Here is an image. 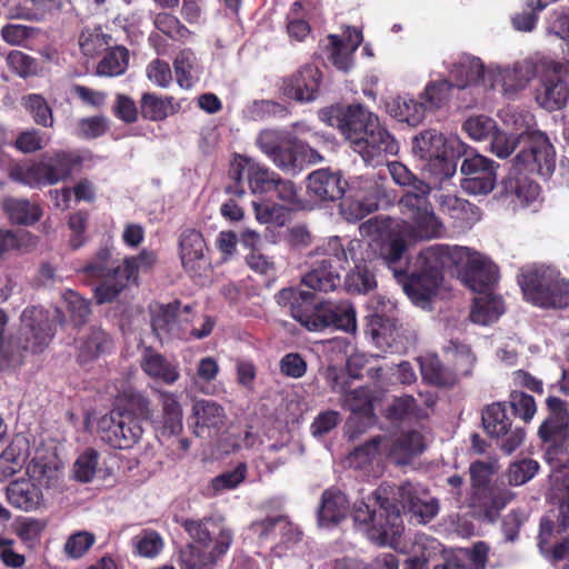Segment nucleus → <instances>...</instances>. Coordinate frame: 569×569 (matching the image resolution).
I'll return each mask as SVG.
<instances>
[{"label": "nucleus", "mask_w": 569, "mask_h": 569, "mask_svg": "<svg viewBox=\"0 0 569 569\" xmlns=\"http://www.w3.org/2000/svg\"><path fill=\"white\" fill-rule=\"evenodd\" d=\"M111 253L108 248H101L94 256L93 260L83 268V272L93 278H103L101 284L110 280V284L117 282L114 269L109 268Z\"/></svg>", "instance_id": "57"}, {"label": "nucleus", "mask_w": 569, "mask_h": 569, "mask_svg": "<svg viewBox=\"0 0 569 569\" xmlns=\"http://www.w3.org/2000/svg\"><path fill=\"white\" fill-rule=\"evenodd\" d=\"M157 257L152 251L143 250L137 257L126 258L122 267H116L114 277L117 282L110 284L107 280L94 289V297L98 303L113 301L129 282H136L140 271L148 270L156 262Z\"/></svg>", "instance_id": "18"}, {"label": "nucleus", "mask_w": 569, "mask_h": 569, "mask_svg": "<svg viewBox=\"0 0 569 569\" xmlns=\"http://www.w3.org/2000/svg\"><path fill=\"white\" fill-rule=\"evenodd\" d=\"M110 347L111 341L107 333L100 329H92L90 333L78 342L79 359L82 362H87L108 351Z\"/></svg>", "instance_id": "47"}, {"label": "nucleus", "mask_w": 569, "mask_h": 569, "mask_svg": "<svg viewBox=\"0 0 569 569\" xmlns=\"http://www.w3.org/2000/svg\"><path fill=\"white\" fill-rule=\"evenodd\" d=\"M425 449L423 437L418 431L395 436H381L356 448L347 458L351 468L363 469L372 463L378 455H385L398 465H405Z\"/></svg>", "instance_id": "9"}, {"label": "nucleus", "mask_w": 569, "mask_h": 569, "mask_svg": "<svg viewBox=\"0 0 569 569\" xmlns=\"http://www.w3.org/2000/svg\"><path fill=\"white\" fill-rule=\"evenodd\" d=\"M349 512V502L343 492L337 489H328L322 493L318 509V522L320 527L337 525Z\"/></svg>", "instance_id": "33"}, {"label": "nucleus", "mask_w": 569, "mask_h": 569, "mask_svg": "<svg viewBox=\"0 0 569 569\" xmlns=\"http://www.w3.org/2000/svg\"><path fill=\"white\" fill-rule=\"evenodd\" d=\"M547 406L550 417L539 428V436L549 441L562 437L565 429L569 426V405L557 397H549Z\"/></svg>", "instance_id": "36"}, {"label": "nucleus", "mask_w": 569, "mask_h": 569, "mask_svg": "<svg viewBox=\"0 0 569 569\" xmlns=\"http://www.w3.org/2000/svg\"><path fill=\"white\" fill-rule=\"evenodd\" d=\"M379 194L380 187L376 181L362 177L356 178L340 203L341 214L349 222L363 219L378 209Z\"/></svg>", "instance_id": "17"}, {"label": "nucleus", "mask_w": 569, "mask_h": 569, "mask_svg": "<svg viewBox=\"0 0 569 569\" xmlns=\"http://www.w3.org/2000/svg\"><path fill=\"white\" fill-rule=\"evenodd\" d=\"M231 173L234 179L248 181L252 193H270L276 186L278 176L251 158L236 156L232 161Z\"/></svg>", "instance_id": "23"}, {"label": "nucleus", "mask_w": 569, "mask_h": 569, "mask_svg": "<svg viewBox=\"0 0 569 569\" xmlns=\"http://www.w3.org/2000/svg\"><path fill=\"white\" fill-rule=\"evenodd\" d=\"M448 360L453 363V375L468 376L471 373L476 362V357L468 345L458 340H450L443 348Z\"/></svg>", "instance_id": "44"}, {"label": "nucleus", "mask_w": 569, "mask_h": 569, "mask_svg": "<svg viewBox=\"0 0 569 569\" xmlns=\"http://www.w3.org/2000/svg\"><path fill=\"white\" fill-rule=\"evenodd\" d=\"M503 187L515 206L536 211L541 203L539 184L520 171L511 172Z\"/></svg>", "instance_id": "28"}, {"label": "nucleus", "mask_w": 569, "mask_h": 569, "mask_svg": "<svg viewBox=\"0 0 569 569\" xmlns=\"http://www.w3.org/2000/svg\"><path fill=\"white\" fill-rule=\"evenodd\" d=\"M421 376L425 381L435 386H449L456 380L451 370L443 367L436 355L419 358Z\"/></svg>", "instance_id": "45"}, {"label": "nucleus", "mask_w": 569, "mask_h": 569, "mask_svg": "<svg viewBox=\"0 0 569 569\" xmlns=\"http://www.w3.org/2000/svg\"><path fill=\"white\" fill-rule=\"evenodd\" d=\"M518 283L525 299L540 308L569 307V281L548 266H528L521 269Z\"/></svg>", "instance_id": "8"}, {"label": "nucleus", "mask_w": 569, "mask_h": 569, "mask_svg": "<svg viewBox=\"0 0 569 569\" xmlns=\"http://www.w3.org/2000/svg\"><path fill=\"white\" fill-rule=\"evenodd\" d=\"M293 143V136L286 130H262L258 138L257 144L260 150L267 154L269 158L272 156L279 148H283L286 146Z\"/></svg>", "instance_id": "56"}, {"label": "nucleus", "mask_w": 569, "mask_h": 569, "mask_svg": "<svg viewBox=\"0 0 569 569\" xmlns=\"http://www.w3.org/2000/svg\"><path fill=\"white\" fill-rule=\"evenodd\" d=\"M141 111L144 118L159 121L174 112L173 98L144 93L141 98Z\"/></svg>", "instance_id": "51"}, {"label": "nucleus", "mask_w": 569, "mask_h": 569, "mask_svg": "<svg viewBox=\"0 0 569 569\" xmlns=\"http://www.w3.org/2000/svg\"><path fill=\"white\" fill-rule=\"evenodd\" d=\"M526 143L515 158V170L549 177L556 168V151L548 137L543 132H533Z\"/></svg>", "instance_id": "16"}, {"label": "nucleus", "mask_w": 569, "mask_h": 569, "mask_svg": "<svg viewBox=\"0 0 569 569\" xmlns=\"http://www.w3.org/2000/svg\"><path fill=\"white\" fill-rule=\"evenodd\" d=\"M456 267L461 281L473 292L492 291L498 280L497 266L485 254L467 247L435 244L423 249L403 291L420 308H428L440 288L445 268Z\"/></svg>", "instance_id": "3"}, {"label": "nucleus", "mask_w": 569, "mask_h": 569, "mask_svg": "<svg viewBox=\"0 0 569 569\" xmlns=\"http://www.w3.org/2000/svg\"><path fill=\"white\" fill-rule=\"evenodd\" d=\"M539 465L531 459H523L510 465L507 478L511 486H521L528 482L537 473Z\"/></svg>", "instance_id": "62"}, {"label": "nucleus", "mask_w": 569, "mask_h": 569, "mask_svg": "<svg viewBox=\"0 0 569 569\" xmlns=\"http://www.w3.org/2000/svg\"><path fill=\"white\" fill-rule=\"evenodd\" d=\"M24 4L12 9L10 16L17 19L43 20L49 14L59 11L68 0H23Z\"/></svg>", "instance_id": "41"}, {"label": "nucleus", "mask_w": 569, "mask_h": 569, "mask_svg": "<svg viewBox=\"0 0 569 569\" xmlns=\"http://www.w3.org/2000/svg\"><path fill=\"white\" fill-rule=\"evenodd\" d=\"M20 330L23 340L19 338V345L32 352L42 351L53 335L48 312L40 307H30L23 310Z\"/></svg>", "instance_id": "22"}, {"label": "nucleus", "mask_w": 569, "mask_h": 569, "mask_svg": "<svg viewBox=\"0 0 569 569\" xmlns=\"http://www.w3.org/2000/svg\"><path fill=\"white\" fill-rule=\"evenodd\" d=\"M134 547L141 557L153 558L160 553L163 548L161 536L153 530H144L134 538Z\"/></svg>", "instance_id": "64"}, {"label": "nucleus", "mask_w": 569, "mask_h": 569, "mask_svg": "<svg viewBox=\"0 0 569 569\" xmlns=\"http://www.w3.org/2000/svg\"><path fill=\"white\" fill-rule=\"evenodd\" d=\"M362 32L348 27L342 36L329 34L326 50L329 61L341 71H349L353 66V53L362 42Z\"/></svg>", "instance_id": "24"}, {"label": "nucleus", "mask_w": 569, "mask_h": 569, "mask_svg": "<svg viewBox=\"0 0 569 569\" xmlns=\"http://www.w3.org/2000/svg\"><path fill=\"white\" fill-rule=\"evenodd\" d=\"M182 527L190 542L180 551L181 569H213L230 548L232 532L220 517L186 519Z\"/></svg>", "instance_id": "6"}, {"label": "nucleus", "mask_w": 569, "mask_h": 569, "mask_svg": "<svg viewBox=\"0 0 569 569\" xmlns=\"http://www.w3.org/2000/svg\"><path fill=\"white\" fill-rule=\"evenodd\" d=\"M469 147L456 134L446 136L435 129L421 131L412 140V153L422 161V171L433 184L448 183L457 172V160Z\"/></svg>", "instance_id": "7"}, {"label": "nucleus", "mask_w": 569, "mask_h": 569, "mask_svg": "<svg viewBox=\"0 0 569 569\" xmlns=\"http://www.w3.org/2000/svg\"><path fill=\"white\" fill-rule=\"evenodd\" d=\"M246 476L247 465L239 463L233 470L224 471L214 477L210 481L208 490L212 495H219L223 491L233 490L244 481Z\"/></svg>", "instance_id": "54"}, {"label": "nucleus", "mask_w": 569, "mask_h": 569, "mask_svg": "<svg viewBox=\"0 0 569 569\" xmlns=\"http://www.w3.org/2000/svg\"><path fill=\"white\" fill-rule=\"evenodd\" d=\"M321 72L315 66H305L283 83V93L300 102H310L317 98Z\"/></svg>", "instance_id": "27"}, {"label": "nucleus", "mask_w": 569, "mask_h": 569, "mask_svg": "<svg viewBox=\"0 0 569 569\" xmlns=\"http://www.w3.org/2000/svg\"><path fill=\"white\" fill-rule=\"evenodd\" d=\"M548 67L556 68L549 59L541 57H529L508 64L489 63L486 87L489 91L498 90L506 99L516 100Z\"/></svg>", "instance_id": "10"}, {"label": "nucleus", "mask_w": 569, "mask_h": 569, "mask_svg": "<svg viewBox=\"0 0 569 569\" xmlns=\"http://www.w3.org/2000/svg\"><path fill=\"white\" fill-rule=\"evenodd\" d=\"M387 108L392 117L412 127L420 124L428 112L425 101L410 94L393 98Z\"/></svg>", "instance_id": "34"}, {"label": "nucleus", "mask_w": 569, "mask_h": 569, "mask_svg": "<svg viewBox=\"0 0 569 569\" xmlns=\"http://www.w3.org/2000/svg\"><path fill=\"white\" fill-rule=\"evenodd\" d=\"M423 190L419 196L403 193L398 202L399 210L406 219L375 217L359 227V232L369 241H381L379 254L392 270L395 278L405 286L410 277L399 266L407 262V252L417 241L440 238L443 223L436 214L430 201V192Z\"/></svg>", "instance_id": "1"}, {"label": "nucleus", "mask_w": 569, "mask_h": 569, "mask_svg": "<svg viewBox=\"0 0 569 569\" xmlns=\"http://www.w3.org/2000/svg\"><path fill=\"white\" fill-rule=\"evenodd\" d=\"M26 440L16 437L6 450L0 455V481H6L19 472L26 460Z\"/></svg>", "instance_id": "42"}, {"label": "nucleus", "mask_w": 569, "mask_h": 569, "mask_svg": "<svg viewBox=\"0 0 569 569\" xmlns=\"http://www.w3.org/2000/svg\"><path fill=\"white\" fill-rule=\"evenodd\" d=\"M450 81L455 88L465 90L470 89L477 96L482 98L489 88L486 87L487 66L480 58L463 54L448 66Z\"/></svg>", "instance_id": "20"}, {"label": "nucleus", "mask_w": 569, "mask_h": 569, "mask_svg": "<svg viewBox=\"0 0 569 569\" xmlns=\"http://www.w3.org/2000/svg\"><path fill=\"white\" fill-rule=\"evenodd\" d=\"M73 158L66 152L43 156L39 161L17 166L10 170V178L31 188L57 184L71 176Z\"/></svg>", "instance_id": "12"}, {"label": "nucleus", "mask_w": 569, "mask_h": 569, "mask_svg": "<svg viewBox=\"0 0 569 569\" xmlns=\"http://www.w3.org/2000/svg\"><path fill=\"white\" fill-rule=\"evenodd\" d=\"M79 48L83 56L96 57L104 51L109 44V36L101 28H84L79 36Z\"/></svg>", "instance_id": "53"}, {"label": "nucleus", "mask_w": 569, "mask_h": 569, "mask_svg": "<svg viewBox=\"0 0 569 569\" xmlns=\"http://www.w3.org/2000/svg\"><path fill=\"white\" fill-rule=\"evenodd\" d=\"M28 478L16 480L7 488L8 501L23 511H33L43 505L42 489L57 477V468L42 457H34L27 467Z\"/></svg>", "instance_id": "11"}, {"label": "nucleus", "mask_w": 569, "mask_h": 569, "mask_svg": "<svg viewBox=\"0 0 569 569\" xmlns=\"http://www.w3.org/2000/svg\"><path fill=\"white\" fill-rule=\"evenodd\" d=\"M194 418V433L204 436L206 430H218L224 426L227 415L221 405L216 401L200 399L192 406Z\"/></svg>", "instance_id": "32"}, {"label": "nucleus", "mask_w": 569, "mask_h": 569, "mask_svg": "<svg viewBox=\"0 0 569 569\" xmlns=\"http://www.w3.org/2000/svg\"><path fill=\"white\" fill-rule=\"evenodd\" d=\"M249 531L259 541H266L279 531L286 542L297 541L300 537L298 528L293 527L284 517H268L251 523Z\"/></svg>", "instance_id": "38"}, {"label": "nucleus", "mask_w": 569, "mask_h": 569, "mask_svg": "<svg viewBox=\"0 0 569 569\" xmlns=\"http://www.w3.org/2000/svg\"><path fill=\"white\" fill-rule=\"evenodd\" d=\"M362 247L360 240H350L347 248L343 247L339 237H330L316 250L317 259H326L330 267L343 268L350 257L356 260V252Z\"/></svg>", "instance_id": "35"}, {"label": "nucleus", "mask_w": 569, "mask_h": 569, "mask_svg": "<svg viewBox=\"0 0 569 569\" xmlns=\"http://www.w3.org/2000/svg\"><path fill=\"white\" fill-rule=\"evenodd\" d=\"M499 117L511 133H515L526 140L531 138V133L540 132L533 128V117L529 112L519 111L513 108H506L499 112Z\"/></svg>", "instance_id": "46"}, {"label": "nucleus", "mask_w": 569, "mask_h": 569, "mask_svg": "<svg viewBox=\"0 0 569 569\" xmlns=\"http://www.w3.org/2000/svg\"><path fill=\"white\" fill-rule=\"evenodd\" d=\"M346 286L350 291L366 293L372 290L377 282L375 276L366 266L356 264L355 270L346 277Z\"/></svg>", "instance_id": "60"}, {"label": "nucleus", "mask_w": 569, "mask_h": 569, "mask_svg": "<svg viewBox=\"0 0 569 569\" xmlns=\"http://www.w3.org/2000/svg\"><path fill=\"white\" fill-rule=\"evenodd\" d=\"M189 310L188 306L180 310L179 303L160 306L152 317V329L158 338L163 341L171 338L186 339L189 336L203 339L209 336L214 327V320L204 317L200 329H190Z\"/></svg>", "instance_id": "13"}, {"label": "nucleus", "mask_w": 569, "mask_h": 569, "mask_svg": "<svg viewBox=\"0 0 569 569\" xmlns=\"http://www.w3.org/2000/svg\"><path fill=\"white\" fill-rule=\"evenodd\" d=\"M452 88L453 84L447 79L430 81L420 93V99L425 101L428 111L439 110L449 101Z\"/></svg>", "instance_id": "48"}, {"label": "nucleus", "mask_w": 569, "mask_h": 569, "mask_svg": "<svg viewBox=\"0 0 569 569\" xmlns=\"http://www.w3.org/2000/svg\"><path fill=\"white\" fill-rule=\"evenodd\" d=\"M319 119L337 128L368 164H378L382 157L395 156L399 151L396 139L362 104L330 106L319 111Z\"/></svg>", "instance_id": "4"}, {"label": "nucleus", "mask_w": 569, "mask_h": 569, "mask_svg": "<svg viewBox=\"0 0 569 569\" xmlns=\"http://www.w3.org/2000/svg\"><path fill=\"white\" fill-rule=\"evenodd\" d=\"M436 397L430 392H420L418 398L401 396L395 398L387 409V416L391 420H420L426 419L432 412Z\"/></svg>", "instance_id": "26"}, {"label": "nucleus", "mask_w": 569, "mask_h": 569, "mask_svg": "<svg viewBox=\"0 0 569 569\" xmlns=\"http://www.w3.org/2000/svg\"><path fill=\"white\" fill-rule=\"evenodd\" d=\"M482 425L489 436L500 438L507 433L511 422L505 407L501 403H492L482 413Z\"/></svg>", "instance_id": "49"}, {"label": "nucleus", "mask_w": 569, "mask_h": 569, "mask_svg": "<svg viewBox=\"0 0 569 569\" xmlns=\"http://www.w3.org/2000/svg\"><path fill=\"white\" fill-rule=\"evenodd\" d=\"M498 167L493 160L479 153L467 157L460 167L462 190L471 196L490 193L497 183Z\"/></svg>", "instance_id": "19"}, {"label": "nucleus", "mask_w": 569, "mask_h": 569, "mask_svg": "<svg viewBox=\"0 0 569 569\" xmlns=\"http://www.w3.org/2000/svg\"><path fill=\"white\" fill-rule=\"evenodd\" d=\"M393 502L407 508L421 522H428L437 516L439 503L425 487L412 482L398 488L380 486L355 502L351 515L357 528L371 542L403 552L405 548L400 545L405 526L400 510Z\"/></svg>", "instance_id": "2"}, {"label": "nucleus", "mask_w": 569, "mask_h": 569, "mask_svg": "<svg viewBox=\"0 0 569 569\" xmlns=\"http://www.w3.org/2000/svg\"><path fill=\"white\" fill-rule=\"evenodd\" d=\"M9 219L17 224H33L42 216L39 204L27 199L10 198L3 202Z\"/></svg>", "instance_id": "43"}, {"label": "nucleus", "mask_w": 569, "mask_h": 569, "mask_svg": "<svg viewBox=\"0 0 569 569\" xmlns=\"http://www.w3.org/2000/svg\"><path fill=\"white\" fill-rule=\"evenodd\" d=\"M326 379L335 392L343 393L342 406L355 415V417L350 419L349 423L353 422L358 415H361L363 418H366L368 422L372 421L373 397L369 388L361 387L347 391V375L345 371L338 370L335 367L327 368Z\"/></svg>", "instance_id": "21"}, {"label": "nucleus", "mask_w": 569, "mask_h": 569, "mask_svg": "<svg viewBox=\"0 0 569 569\" xmlns=\"http://www.w3.org/2000/svg\"><path fill=\"white\" fill-rule=\"evenodd\" d=\"M445 184L446 183L441 187H439V184H435L438 189V192L435 194V200L439 210L452 219L456 227H472L481 218L479 208L456 194L446 193L442 190Z\"/></svg>", "instance_id": "25"}, {"label": "nucleus", "mask_w": 569, "mask_h": 569, "mask_svg": "<svg viewBox=\"0 0 569 569\" xmlns=\"http://www.w3.org/2000/svg\"><path fill=\"white\" fill-rule=\"evenodd\" d=\"M129 62V52L123 47L111 49L99 62L97 73L106 77H117L122 74Z\"/></svg>", "instance_id": "52"}, {"label": "nucleus", "mask_w": 569, "mask_h": 569, "mask_svg": "<svg viewBox=\"0 0 569 569\" xmlns=\"http://www.w3.org/2000/svg\"><path fill=\"white\" fill-rule=\"evenodd\" d=\"M496 121L483 114L469 117L463 122L465 132L475 141H482L491 138L496 132Z\"/></svg>", "instance_id": "58"}, {"label": "nucleus", "mask_w": 569, "mask_h": 569, "mask_svg": "<svg viewBox=\"0 0 569 569\" xmlns=\"http://www.w3.org/2000/svg\"><path fill=\"white\" fill-rule=\"evenodd\" d=\"M276 299L280 307L310 331H320L328 327L346 332L356 331V311L348 302H318L313 293L297 288L282 289Z\"/></svg>", "instance_id": "5"}, {"label": "nucleus", "mask_w": 569, "mask_h": 569, "mask_svg": "<svg viewBox=\"0 0 569 569\" xmlns=\"http://www.w3.org/2000/svg\"><path fill=\"white\" fill-rule=\"evenodd\" d=\"M154 26L158 30L176 40H183L190 36V31L181 24L179 19L168 12L158 13L154 18Z\"/></svg>", "instance_id": "63"}, {"label": "nucleus", "mask_w": 569, "mask_h": 569, "mask_svg": "<svg viewBox=\"0 0 569 569\" xmlns=\"http://www.w3.org/2000/svg\"><path fill=\"white\" fill-rule=\"evenodd\" d=\"M22 104L37 124L46 128L53 126L52 110L42 96L36 93L26 96Z\"/></svg>", "instance_id": "55"}, {"label": "nucleus", "mask_w": 569, "mask_h": 569, "mask_svg": "<svg viewBox=\"0 0 569 569\" xmlns=\"http://www.w3.org/2000/svg\"><path fill=\"white\" fill-rule=\"evenodd\" d=\"M140 366L148 377L162 381L166 385H173L180 378L178 363L150 348L144 349Z\"/></svg>", "instance_id": "31"}, {"label": "nucleus", "mask_w": 569, "mask_h": 569, "mask_svg": "<svg viewBox=\"0 0 569 569\" xmlns=\"http://www.w3.org/2000/svg\"><path fill=\"white\" fill-rule=\"evenodd\" d=\"M99 463V453L88 449L81 453L73 465V472L77 480L89 482L93 479Z\"/></svg>", "instance_id": "61"}, {"label": "nucleus", "mask_w": 569, "mask_h": 569, "mask_svg": "<svg viewBox=\"0 0 569 569\" xmlns=\"http://www.w3.org/2000/svg\"><path fill=\"white\" fill-rule=\"evenodd\" d=\"M206 251L207 246L200 232L193 229L182 232L179 242V254L181 263L188 272H198L209 264Z\"/></svg>", "instance_id": "30"}, {"label": "nucleus", "mask_w": 569, "mask_h": 569, "mask_svg": "<svg viewBox=\"0 0 569 569\" xmlns=\"http://www.w3.org/2000/svg\"><path fill=\"white\" fill-rule=\"evenodd\" d=\"M326 259H317L311 270L302 278L305 286L318 291H332L340 284V277Z\"/></svg>", "instance_id": "39"}, {"label": "nucleus", "mask_w": 569, "mask_h": 569, "mask_svg": "<svg viewBox=\"0 0 569 569\" xmlns=\"http://www.w3.org/2000/svg\"><path fill=\"white\" fill-rule=\"evenodd\" d=\"M98 433L110 447L128 449L140 440L143 429L132 412L112 410L98 420Z\"/></svg>", "instance_id": "14"}, {"label": "nucleus", "mask_w": 569, "mask_h": 569, "mask_svg": "<svg viewBox=\"0 0 569 569\" xmlns=\"http://www.w3.org/2000/svg\"><path fill=\"white\" fill-rule=\"evenodd\" d=\"M388 171L395 183L408 188L405 193L419 196L420 191L423 190L421 186L427 189V192H431V186L429 183L418 179L405 164L398 161L389 162Z\"/></svg>", "instance_id": "50"}, {"label": "nucleus", "mask_w": 569, "mask_h": 569, "mask_svg": "<svg viewBox=\"0 0 569 569\" xmlns=\"http://www.w3.org/2000/svg\"><path fill=\"white\" fill-rule=\"evenodd\" d=\"M346 186L340 172L330 169H319L308 176V192L319 200L340 199L346 192Z\"/></svg>", "instance_id": "29"}, {"label": "nucleus", "mask_w": 569, "mask_h": 569, "mask_svg": "<svg viewBox=\"0 0 569 569\" xmlns=\"http://www.w3.org/2000/svg\"><path fill=\"white\" fill-rule=\"evenodd\" d=\"M43 529L44 523L41 520L22 518L17 522L14 532L27 548L33 549L39 543Z\"/></svg>", "instance_id": "59"}, {"label": "nucleus", "mask_w": 569, "mask_h": 569, "mask_svg": "<svg viewBox=\"0 0 569 569\" xmlns=\"http://www.w3.org/2000/svg\"><path fill=\"white\" fill-rule=\"evenodd\" d=\"M503 312L505 303L502 298L489 291L478 293L473 299L469 317L473 323L488 326L497 321Z\"/></svg>", "instance_id": "37"}, {"label": "nucleus", "mask_w": 569, "mask_h": 569, "mask_svg": "<svg viewBox=\"0 0 569 569\" xmlns=\"http://www.w3.org/2000/svg\"><path fill=\"white\" fill-rule=\"evenodd\" d=\"M174 74L182 89H191L199 80L201 67L190 49L181 50L173 61Z\"/></svg>", "instance_id": "40"}, {"label": "nucleus", "mask_w": 569, "mask_h": 569, "mask_svg": "<svg viewBox=\"0 0 569 569\" xmlns=\"http://www.w3.org/2000/svg\"><path fill=\"white\" fill-rule=\"evenodd\" d=\"M556 68H546L539 76V84L535 90V100L543 109L556 111L566 106L569 99V84L562 73L569 72V63L563 64L549 60Z\"/></svg>", "instance_id": "15"}]
</instances>
